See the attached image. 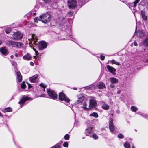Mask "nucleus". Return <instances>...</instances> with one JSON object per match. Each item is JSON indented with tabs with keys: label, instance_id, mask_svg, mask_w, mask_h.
Wrapping results in <instances>:
<instances>
[{
	"label": "nucleus",
	"instance_id": "1",
	"mask_svg": "<svg viewBox=\"0 0 148 148\" xmlns=\"http://www.w3.org/2000/svg\"><path fill=\"white\" fill-rule=\"evenodd\" d=\"M59 99L61 101H63L64 103L66 105L70 107L71 108L73 107L72 105L69 106L70 99L63 93L61 92L60 93L59 95Z\"/></svg>",
	"mask_w": 148,
	"mask_h": 148
},
{
	"label": "nucleus",
	"instance_id": "2",
	"mask_svg": "<svg viewBox=\"0 0 148 148\" xmlns=\"http://www.w3.org/2000/svg\"><path fill=\"white\" fill-rule=\"evenodd\" d=\"M84 106L82 108L86 110H88L89 109H92L95 108L97 105V102L96 100L94 99H90L89 100V108L86 107V104L85 103H83Z\"/></svg>",
	"mask_w": 148,
	"mask_h": 148
},
{
	"label": "nucleus",
	"instance_id": "3",
	"mask_svg": "<svg viewBox=\"0 0 148 148\" xmlns=\"http://www.w3.org/2000/svg\"><path fill=\"white\" fill-rule=\"evenodd\" d=\"M29 40L30 41V46L31 47H33L32 49L35 52L36 55H38L39 54L38 53L35 48L32 47V43L35 45H36V42L37 41L38 39L37 38L36 36L34 34H32V38L30 39H29Z\"/></svg>",
	"mask_w": 148,
	"mask_h": 148
},
{
	"label": "nucleus",
	"instance_id": "4",
	"mask_svg": "<svg viewBox=\"0 0 148 148\" xmlns=\"http://www.w3.org/2000/svg\"><path fill=\"white\" fill-rule=\"evenodd\" d=\"M38 20L44 23H47L49 22L50 20V15L48 13L40 16Z\"/></svg>",
	"mask_w": 148,
	"mask_h": 148
},
{
	"label": "nucleus",
	"instance_id": "5",
	"mask_svg": "<svg viewBox=\"0 0 148 148\" xmlns=\"http://www.w3.org/2000/svg\"><path fill=\"white\" fill-rule=\"evenodd\" d=\"M7 44L8 45H11L15 47L20 48L23 46V44L21 42H18L13 41H8L7 42Z\"/></svg>",
	"mask_w": 148,
	"mask_h": 148
},
{
	"label": "nucleus",
	"instance_id": "6",
	"mask_svg": "<svg viewBox=\"0 0 148 148\" xmlns=\"http://www.w3.org/2000/svg\"><path fill=\"white\" fill-rule=\"evenodd\" d=\"M67 5L70 9H73L76 6V1L75 0H68Z\"/></svg>",
	"mask_w": 148,
	"mask_h": 148
},
{
	"label": "nucleus",
	"instance_id": "7",
	"mask_svg": "<svg viewBox=\"0 0 148 148\" xmlns=\"http://www.w3.org/2000/svg\"><path fill=\"white\" fill-rule=\"evenodd\" d=\"M47 92L48 95L53 99H54L57 98V95L53 90L49 89L47 90Z\"/></svg>",
	"mask_w": 148,
	"mask_h": 148
},
{
	"label": "nucleus",
	"instance_id": "8",
	"mask_svg": "<svg viewBox=\"0 0 148 148\" xmlns=\"http://www.w3.org/2000/svg\"><path fill=\"white\" fill-rule=\"evenodd\" d=\"M23 37V34L19 32H17L14 33L13 38L15 40H20Z\"/></svg>",
	"mask_w": 148,
	"mask_h": 148
},
{
	"label": "nucleus",
	"instance_id": "9",
	"mask_svg": "<svg viewBox=\"0 0 148 148\" xmlns=\"http://www.w3.org/2000/svg\"><path fill=\"white\" fill-rule=\"evenodd\" d=\"M47 42L44 41H41L39 42L38 49L40 50H42L47 47Z\"/></svg>",
	"mask_w": 148,
	"mask_h": 148
},
{
	"label": "nucleus",
	"instance_id": "10",
	"mask_svg": "<svg viewBox=\"0 0 148 148\" xmlns=\"http://www.w3.org/2000/svg\"><path fill=\"white\" fill-rule=\"evenodd\" d=\"M29 99V98L27 96H24L21 99L18 103L21 107L22 105L25 103V102Z\"/></svg>",
	"mask_w": 148,
	"mask_h": 148
},
{
	"label": "nucleus",
	"instance_id": "11",
	"mask_svg": "<svg viewBox=\"0 0 148 148\" xmlns=\"http://www.w3.org/2000/svg\"><path fill=\"white\" fill-rule=\"evenodd\" d=\"M106 67L109 71L113 75L116 74V73H115L116 71V69L109 65H107Z\"/></svg>",
	"mask_w": 148,
	"mask_h": 148
},
{
	"label": "nucleus",
	"instance_id": "12",
	"mask_svg": "<svg viewBox=\"0 0 148 148\" xmlns=\"http://www.w3.org/2000/svg\"><path fill=\"white\" fill-rule=\"evenodd\" d=\"M38 75L37 74L35 75L32 77L29 78V80L31 82H35L38 80Z\"/></svg>",
	"mask_w": 148,
	"mask_h": 148
},
{
	"label": "nucleus",
	"instance_id": "13",
	"mask_svg": "<svg viewBox=\"0 0 148 148\" xmlns=\"http://www.w3.org/2000/svg\"><path fill=\"white\" fill-rule=\"evenodd\" d=\"M109 129L111 132H113L114 131V128L113 125V119H111L109 121Z\"/></svg>",
	"mask_w": 148,
	"mask_h": 148
},
{
	"label": "nucleus",
	"instance_id": "14",
	"mask_svg": "<svg viewBox=\"0 0 148 148\" xmlns=\"http://www.w3.org/2000/svg\"><path fill=\"white\" fill-rule=\"evenodd\" d=\"M135 34L137 37L139 38L143 37L144 36V33H143L142 31L140 30L136 32Z\"/></svg>",
	"mask_w": 148,
	"mask_h": 148
},
{
	"label": "nucleus",
	"instance_id": "15",
	"mask_svg": "<svg viewBox=\"0 0 148 148\" xmlns=\"http://www.w3.org/2000/svg\"><path fill=\"white\" fill-rule=\"evenodd\" d=\"M92 132V129L91 128L89 127L86 130L85 133L87 136H90V137H91L92 136L90 135V134Z\"/></svg>",
	"mask_w": 148,
	"mask_h": 148
},
{
	"label": "nucleus",
	"instance_id": "16",
	"mask_svg": "<svg viewBox=\"0 0 148 148\" xmlns=\"http://www.w3.org/2000/svg\"><path fill=\"white\" fill-rule=\"evenodd\" d=\"M83 100V97L81 95H79L78 96V100L75 103L76 104H77L82 102Z\"/></svg>",
	"mask_w": 148,
	"mask_h": 148
},
{
	"label": "nucleus",
	"instance_id": "17",
	"mask_svg": "<svg viewBox=\"0 0 148 148\" xmlns=\"http://www.w3.org/2000/svg\"><path fill=\"white\" fill-rule=\"evenodd\" d=\"M0 51L1 53L5 55L8 54L7 50L5 47H2L0 49Z\"/></svg>",
	"mask_w": 148,
	"mask_h": 148
},
{
	"label": "nucleus",
	"instance_id": "18",
	"mask_svg": "<svg viewBox=\"0 0 148 148\" xmlns=\"http://www.w3.org/2000/svg\"><path fill=\"white\" fill-rule=\"evenodd\" d=\"M31 56L29 54L27 53L23 57V58L27 60H31Z\"/></svg>",
	"mask_w": 148,
	"mask_h": 148
},
{
	"label": "nucleus",
	"instance_id": "19",
	"mask_svg": "<svg viewBox=\"0 0 148 148\" xmlns=\"http://www.w3.org/2000/svg\"><path fill=\"white\" fill-rule=\"evenodd\" d=\"M17 77L18 80L19 82H21L22 80V77L21 73L19 72H17Z\"/></svg>",
	"mask_w": 148,
	"mask_h": 148
},
{
	"label": "nucleus",
	"instance_id": "20",
	"mask_svg": "<svg viewBox=\"0 0 148 148\" xmlns=\"http://www.w3.org/2000/svg\"><path fill=\"white\" fill-rule=\"evenodd\" d=\"M141 14L142 18L144 20H146L147 19V17L145 15V11L143 10L141 11Z\"/></svg>",
	"mask_w": 148,
	"mask_h": 148
},
{
	"label": "nucleus",
	"instance_id": "21",
	"mask_svg": "<svg viewBox=\"0 0 148 148\" xmlns=\"http://www.w3.org/2000/svg\"><path fill=\"white\" fill-rule=\"evenodd\" d=\"M142 43L144 46H148V37H146L143 41Z\"/></svg>",
	"mask_w": 148,
	"mask_h": 148
},
{
	"label": "nucleus",
	"instance_id": "22",
	"mask_svg": "<svg viewBox=\"0 0 148 148\" xmlns=\"http://www.w3.org/2000/svg\"><path fill=\"white\" fill-rule=\"evenodd\" d=\"M111 83L112 84L116 83L118 82V80L116 78L112 77L110 78Z\"/></svg>",
	"mask_w": 148,
	"mask_h": 148
},
{
	"label": "nucleus",
	"instance_id": "23",
	"mask_svg": "<svg viewBox=\"0 0 148 148\" xmlns=\"http://www.w3.org/2000/svg\"><path fill=\"white\" fill-rule=\"evenodd\" d=\"M98 87L99 89H103L105 87V86L103 83L100 82L98 85Z\"/></svg>",
	"mask_w": 148,
	"mask_h": 148
},
{
	"label": "nucleus",
	"instance_id": "24",
	"mask_svg": "<svg viewBox=\"0 0 148 148\" xmlns=\"http://www.w3.org/2000/svg\"><path fill=\"white\" fill-rule=\"evenodd\" d=\"M102 106L103 108L105 110L108 109L109 108V106L106 103L104 104Z\"/></svg>",
	"mask_w": 148,
	"mask_h": 148
},
{
	"label": "nucleus",
	"instance_id": "25",
	"mask_svg": "<svg viewBox=\"0 0 148 148\" xmlns=\"http://www.w3.org/2000/svg\"><path fill=\"white\" fill-rule=\"evenodd\" d=\"M90 116H93L95 118H97L98 117V115L97 113L96 112H93L91 114Z\"/></svg>",
	"mask_w": 148,
	"mask_h": 148
},
{
	"label": "nucleus",
	"instance_id": "26",
	"mask_svg": "<svg viewBox=\"0 0 148 148\" xmlns=\"http://www.w3.org/2000/svg\"><path fill=\"white\" fill-rule=\"evenodd\" d=\"M140 0H135L134 2L132 4H133L132 6L135 7L136 6V4L139 2Z\"/></svg>",
	"mask_w": 148,
	"mask_h": 148
},
{
	"label": "nucleus",
	"instance_id": "27",
	"mask_svg": "<svg viewBox=\"0 0 148 148\" xmlns=\"http://www.w3.org/2000/svg\"><path fill=\"white\" fill-rule=\"evenodd\" d=\"M131 109L134 112H136L138 110L137 108L134 106H132L131 107Z\"/></svg>",
	"mask_w": 148,
	"mask_h": 148
},
{
	"label": "nucleus",
	"instance_id": "28",
	"mask_svg": "<svg viewBox=\"0 0 148 148\" xmlns=\"http://www.w3.org/2000/svg\"><path fill=\"white\" fill-rule=\"evenodd\" d=\"M110 62L117 65H119L120 64L119 63L117 62L114 60H111L110 61Z\"/></svg>",
	"mask_w": 148,
	"mask_h": 148
},
{
	"label": "nucleus",
	"instance_id": "29",
	"mask_svg": "<svg viewBox=\"0 0 148 148\" xmlns=\"http://www.w3.org/2000/svg\"><path fill=\"white\" fill-rule=\"evenodd\" d=\"M3 111L6 112H10L12 111V109L10 108H7L3 110Z\"/></svg>",
	"mask_w": 148,
	"mask_h": 148
},
{
	"label": "nucleus",
	"instance_id": "30",
	"mask_svg": "<svg viewBox=\"0 0 148 148\" xmlns=\"http://www.w3.org/2000/svg\"><path fill=\"white\" fill-rule=\"evenodd\" d=\"M124 146L125 148H130V145L128 142L125 143Z\"/></svg>",
	"mask_w": 148,
	"mask_h": 148
},
{
	"label": "nucleus",
	"instance_id": "31",
	"mask_svg": "<svg viewBox=\"0 0 148 148\" xmlns=\"http://www.w3.org/2000/svg\"><path fill=\"white\" fill-rule=\"evenodd\" d=\"M93 88V85H91L85 87L84 88L87 90H90L92 89Z\"/></svg>",
	"mask_w": 148,
	"mask_h": 148
},
{
	"label": "nucleus",
	"instance_id": "32",
	"mask_svg": "<svg viewBox=\"0 0 148 148\" xmlns=\"http://www.w3.org/2000/svg\"><path fill=\"white\" fill-rule=\"evenodd\" d=\"M51 148H61V146L60 145L57 144L54 146H52Z\"/></svg>",
	"mask_w": 148,
	"mask_h": 148
},
{
	"label": "nucleus",
	"instance_id": "33",
	"mask_svg": "<svg viewBox=\"0 0 148 148\" xmlns=\"http://www.w3.org/2000/svg\"><path fill=\"white\" fill-rule=\"evenodd\" d=\"M25 87L26 85L25 83L23 82H22L21 85V88L23 89H25Z\"/></svg>",
	"mask_w": 148,
	"mask_h": 148
},
{
	"label": "nucleus",
	"instance_id": "34",
	"mask_svg": "<svg viewBox=\"0 0 148 148\" xmlns=\"http://www.w3.org/2000/svg\"><path fill=\"white\" fill-rule=\"evenodd\" d=\"M40 86L44 88V91H45V88L47 87L43 83H41L40 84Z\"/></svg>",
	"mask_w": 148,
	"mask_h": 148
},
{
	"label": "nucleus",
	"instance_id": "35",
	"mask_svg": "<svg viewBox=\"0 0 148 148\" xmlns=\"http://www.w3.org/2000/svg\"><path fill=\"white\" fill-rule=\"evenodd\" d=\"M69 138V135L67 134L64 136V138L66 140H68Z\"/></svg>",
	"mask_w": 148,
	"mask_h": 148
},
{
	"label": "nucleus",
	"instance_id": "36",
	"mask_svg": "<svg viewBox=\"0 0 148 148\" xmlns=\"http://www.w3.org/2000/svg\"><path fill=\"white\" fill-rule=\"evenodd\" d=\"M118 137L119 138H123L124 137V136L121 134H119L118 135Z\"/></svg>",
	"mask_w": 148,
	"mask_h": 148
},
{
	"label": "nucleus",
	"instance_id": "37",
	"mask_svg": "<svg viewBox=\"0 0 148 148\" xmlns=\"http://www.w3.org/2000/svg\"><path fill=\"white\" fill-rule=\"evenodd\" d=\"M73 12L72 11H69L68 13V14L69 16H71L73 15Z\"/></svg>",
	"mask_w": 148,
	"mask_h": 148
},
{
	"label": "nucleus",
	"instance_id": "38",
	"mask_svg": "<svg viewBox=\"0 0 148 148\" xmlns=\"http://www.w3.org/2000/svg\"><path fill=\"white\" fill-rule=\"evenodd\" d=\"M63 146L64 147H67L68 146V144L67 142H65L64 143Z\"/></svg>",
	"mask_w": 148,
	"mask_h": 148
},
{
	"label": "nucleus",
	"instance_id": "39",
	"mask_svg": "<svg viewBox=\"0 0 148 148\" xmlns=\"http://www.w3.org/2000/svg\"><path fill=\"white\" fill-rule=\"evenodd\" d=\"M92 137L95 139H97L98 138L97 136L95 134H94L92 136Z\"/></svg>",
	"mask_w": 148,
	"mask_h": 148
},
{
	"label": "nucleus",
	"instance_id": "40",
	"mask_svg": "<svg viewBox=\"0 0 148 148\" xmlns=\"http://www.w3.org/2000/svg\"><path fill=\"white\" fill-rule=\"evenodd\" d=\"M11 31V29L10 28H8V29H7L6 30V32L7 34H8L9 33H10Z\"/></svg>",
	"mask_w": 148,
	"mask_h": 148
},
{
	"label": "nucleus",
	"instance_id": "41",
	"mask_svg": "<svg viewBox=\"0 0 148 148\" xmlns=\"http://www.w3.org/2000/svg\"><path fill=\"white\" fill-rule=\"evenodd\" d=\"M45 3H49L50 1H51V0H42Z\"/></svg>",
	"mask_w": 148,
	"mask_h": 148
},
{
	"label": "nucleus",
	"instance_id": "42",
	"mask_svg": "<svg viewBox=\"0 0 148 148\" xmlns=\"http://www.w3.org/2000/svg\"><path fill=\"white\" fill-rule=\"evenodd\" d=\"M12 66L14 67H16L17 66L16 63L12 61Z\"/></svg>",
	"mask_w": 148,
	"mask_h": 148
},
{
	"label": "nucleus",
	"instance_id": "43",
	"mask_svg": "<svg viewBox=\"0 0 148 148\" xmlns=\"http://www.w3.org/2000/svg\"><path fill=\"white\" fill-rule=\"evenodd\" d=\"M19 53L18 52V51H16V52L15 54V56L16 57H18V56H19Z\"/></svg>",
	"mask_w": 148,
	"mask_h": 148
},
{
	"label": "nucleus",
	"instance_id": "44",
	"mask_svg": "<svg viewBox=\"0 0 148 148\" xmlns=\"http://www.w3.org/2000/svg\"><path fill=\"white\" fill-rule=\"evenodd\" d=\"M101 60H104L105 59V56L103 55H101Z\"/></svg>",
	"mask_w": 148,
	"mask_h": 148
},
{
	"label": "nucleus",
	"instance_id": "45",
	"mask_svg": "<svg viewBox=\"0 0 148 148\" xmlns=\"http://www.w3.org/2000/svg\"><path fill=\"white\" fill-rule=\"evenodd\" d=\"M38 20V18L37 17H35L34 18V21L35 22H37Z\"/></svg>",
	"mask_w": 148,
	"mask_h": 148
},
{
	"label": "nucleus",
	"instance_id": "46",
	"mask_svg": "<svg viewBox=\"0 0 148 148\" xmlns=\"http://www.w3.org/2000/svg\"><path fill=\"white\" fill-rule=\"evenodd\" d=\"M100 103L101 105H104V104H105L104 102L103 101H100Z\"/></svg>",
	"mask_w": 148,
	"mask_h": 148
},
{
	"label": "nucleus",
	"instance_id": "47",
	"mask_svg": "<svg viewBox=\"0 0 148 148\" xmlns=\"http://www.w3.org/2000/svg\"><path fill=\"white\" fill-rule=\"evenodd\" d=\"M30 64L32 66H33L34 65V63L32 62H30Z\"/></svg>",
	"mask_w": 148,
	"mask_h": 148
},
{
	"label": "nucleus",
	"instance_id": "48",
	"mask_svg": "<svg viewBox=\"0 0 148 148\" xmlns=\"http://www.w3.org/2000/svg\"><path fill=\"white\" fill-rule=\"evenodd\" d=\"M134 45L135 46H136L137 45V43L135 41H134Z\"/></svg>",
	"mask_w": 148,
	"mask_h": 148
},
{
	"label": "nucleus",
	"instance_id": "49",
	"mask_svg": "<svg viewBox=\"0 0 148 148\" xmlns=\"http://www.w3.org/2000/svg\"><path fill=\"white\" fill-rule=\"evenodd\" d=\"M45 97V95L44 94H42L41 95V97Z\"/></svg>",
	"mask_w": 148,
	"mask_h": 148
},
{
	"label": "nucleus",
	"instance_id": "50",
	"mask_svg": "<svg viewBox=\"0 0 148 148\" xmlns=\"http://www.w3.org/2000/svg\"><path fill=\"white\" fill-rule=\"evenodd\" d=\"M110 87L112 88H113L114 87V85H110Z\"/></svg>",
	"mask_w": 148,
	"mask_h": 148
},
{
	"label": "nucleus",
	"instance_id": "51",
	"mask_svg": "<svg viewBox=\"0 0 148 148\" xmlns=\"http://www.w3.org/2000/svg\"><path fill=\"white\" fill-rule=\"evenodd\" d=\"M83 1V0H79V3H80L81 2V1Z\"/></svg>",
	"mask_w": 148,
	"mask_h": 148
},
{
	"label": "nucleus",
	"instance_id": "52",
	"mask_svg": "<svg viewBox=\"0 0 148 148\" xmlns=\"http://www.w3.org/2000/svg\"><path fill=\"white\" fill-rule=\"evenodd\" d=\"M73 89L74 90H77V88H73Z\"/></svg>",
	"mask_w": 148,
	"mask_h": 148
},
{
	"label": "nucleus",
	"instance_id": "53",
	"mask_svg": "<svg viewBox=\"0 0 148 148\" xmlns=\"http://www.w3.org/2000/svg\"><path fill=\"white\" fill-rule=\"evenodd\" d=\"M2 41L0 40V45L1 44Z\"/></svg>",
	"mask_w": 148,
	"mask_h": 148
},
{
	"label": "nucleus",
	"instance_id": "54",
	"mask_svg": "<svg viewBox=\"0 0 148 148\" xmlns=\"http://www.w3.org/2000/svg\"><path fill=\"white\" fill-rule=\"evenodd\" d=\"M27 83V84H28L29 85V88H30V87H29V84H28V83Z\"/></svg>",
	"mask_w": 148,
	"mask_h": 148
},
{
	"label": "nucleus",
	"instance_id": "55",
	"mask_svg": "<svg viewBox=\"0 0 148 148\" xmlns=\"http://www.w3.org/2000/svg\"><path fill=\"white\" fill-rule=\"evenodd\" d=\"M34 58H36V56H34Z\"/></svg>",
	"mask_w": 148,
	"mask_h": 148
},
{
	"label": "nucleus",
	"instance_id": "56",
	"mask_svg": "<svg viewBox=\"0 0 148 148\" xmlns=\"http://www.w3.org/2000/svg\"><path fill=\"white\" fill-rule=\"evenodd\" d=\"M137 27V26H136V30Z\"/></svg>",
	"mask_w": 148,
	"mask_h": 148
},
{
	"label": "nucleus",
	"instance_id": "57",
	"mask_svg": "<svg viewBox=\"0 0 148 148\" xmlns=\"http://www.w3.org/2000/svg\"><path fill=\"white\" fill-rule=\"evenodd\" d=\"M140 5H139V7H140ZM141 5L142 6H143V5Z\"/></svg>",
	"mask_w": 148,
	"mask_h": 148
},
{
	"label": "nucleus",
	"instance_id": "58",
	"mask_svg": "<svg viewBox=\"0 0 148 148\" xmlns=\"http://www.w3.org/2000/svg\"><path fill=\"white\" fill-rule=\"evenodd\" d=\"M1 116V112H0V116Z\"/></svg>",
	"mask_w": 148,
	"mask_h": 148
},
{
	"label": "nucleus",
	"instance_id": "59",
	"mask_svg": "<svg viewBox=\"0 0 148 148\" xmlns=\"http://www.w3.org/2000/svg\"><path fill=\"white\" fill-rule=\"evenodd\" d=\"M132 148H134V147H132Z\"/></svg>",
	"mask_w": 148,
	"mask_h": 148
}]
</instances>
